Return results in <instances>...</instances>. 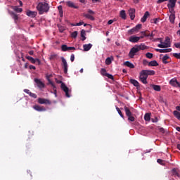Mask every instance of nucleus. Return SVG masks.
Instances as JSON below:
<instances>
[{
	"instance_id": "f257e3e1",
	"label": "nucleus",
	"mask_w": 180,
	"mask_h": 180,
	"mask_svg": "<svg viewBox=\"0 0 180 180\" xmlns=\"http://www.w3.org/2000/svg\"><path fill=\"white\" fill-rule=\"evenodd\" d=\"M37 11H38L39 15H43L50 11V6L46 2H39L37 6Z\"/></svg>"
},
{
	"instance_id": "f03ea898",
	"label": "nucleus",
	"mask_w": 180,
	"mask_h": 180,
	"mask_svg": "<svg viewBox=\"0 0 180 180\" xmlns=\"http://www.w3.org/2000/svg\"><path fill=\"white\" fill-rule=\"evenodd\" d=\"M139 51H140L139 50L137 45H136L135 46L131 49L129 53V57H130V58H134V56H136V53H139Z\"/></svg>"
},
{
	"instance_id": "7ed1b4c3",
	"label": "nucleus",
	"mask_w": 180,
	"mask_h": 180,
	"mask_svg": "<svg viewBox=\"0 0 180 180\" xmlns=\"http://www.w3.org/2000/svg\"><path fill=\"white\" fill-rule=\"evenodd\" d=\"M60 60L62 61L64 73L67 74V72H68V63H67V60H65L64 57H60Z\"/></svg>"
},
{
	"instance_id": "20e7f679",
	"label": "nucleus",
	"mask_w": 180,
	"mask_h": 180,
	"mask_svg": "<svg viewBox=\"0 0 180 180\" xmlns=\"http://www.w3.org/2000/svg\"><path fill=\"white\" fill-rule=\"evenodd\" d=\"M101 74L103 75V77H107V78H109V79H115V77H113V75L106 72V69L102 68L101 70Z\"/></svg>"
},
{
	"instance_id": "39448f33",
	"label": "nucleus",
	"mask_w": 180,
	"mask_h": 180,
	"mask_svg": "<svg viewBox=\"0 0 180 180\" xmlns=\"http://www.w3.org/2000/svg\"><path fill=\"white\" fill-rule=\"evenodd\" d=\"M61 89H63V91L65 93V96L67 98H70L71 96H70V89L68 88V86L65 85V84L62 83L60 86Z\"/></svg>"
},
{
	"instance_id": "423d86ee",
	"label": "nucleus",
	"mask_w": 180,
	"mask_h": 180,
	"mask_svg": "<svg viewBox=\"0 0 180 180\" xmlns=\"http://www.w3.org/2000/svg\"><path fill=\"white\" fill-rule=\"evenodd\" d=\"M169 84L172 85V86H175L176 88H180V82L176 80V78H173L169 82Z\"/></svg>"
},
{
	"instance_id": "0eeeda50",
	"label": "nucleus",
	"mask_w": 180,
	"mask_h": 180,
	"mask_svg": "<svg viewBox=\"0 0 180 180\" xmlns=\"http://www.w3.org/2000/svg\"><path fill=\"white\" fill-rule=\"evenodd\" d=\"M38 103L40 105H51V101L46 98H38Z\"/></svg>"
},
{
	"instance_id": "6e6552de",
	"label": "nucleus",
	"mask_w": 180,
	"mask_h": 180,
	"mask_svg": "<svg viewBox=\"0 0 180 180\" xmlns=\"http://www.w3.org/2000/svg\"><path fill=\"white\" fill-rule=\"evenodd\" d=\"M147 78H148V77L143 74V70H141L140 72V77H139L140 81H141L145 84H148V82H147Z\"/></svg>"
},
{
	"instance_id": "1a4fd4ad",
	"label": "nucleus",
	"mask_w": 180,
	"mask_h": 180,
	"mask_svg": "<svg viewBox=\"0 0 180 180\" xmlns=\"http://www.w3.org/2000/svg\"><path fill=\"white\" fill-rule=\"evenodd\" d=\"M8 13L11 16L12 19H13L15 23H18V20H19V15L13 11H8Z\"/></svg>"
},
{
	"instance_id": "9d476101",
	"label": "nucleus",
	"mask_w": 180,
	"mask_h": 180,
	"mask_svg": "<svg viewBox=\"0 0 180 180\" xmlns=\"http://www.w3.org/2000/svg\"><path fill=\"white\" fill-rule=\"evenodd\" d=\"M140 39H143V37L131 36L129 37V41L131 43H139Z\"/></svg>"
},
{
	"instance_id": "9b49d317",
	"label": "nucleus",
	"mask_w": 180,
	"mask_h": 180,
	"mask_svg": "<svg viewBox=\"0 0 180 180\" xmlns=\"http://www.w3.org/2000/svg\"><path fill=\"white\" fill-rule=\"evenodd\" d=\"M129 15L131 20H134V18H136V9L134 8H129L128 11Z\"/></svg>"
},
{
	"instance_id": "f8f14e48",
	"label": "nucleus",
	"mask_w": 180,
	"mask_h": 180,
	"mask_svg": "<svg viewBox=\"0 0 180 180\" xmlns=\"http://www.w3.org/2000/svg\"><path fill=\"white\" fill-rule=\"evenodd\" d=\"M33 109L37 112H46V108L39 105H34Z\"/></svg>"
},
{
	"instance_id": "ddd939ff",
	"label": "nucleus",
	"mask_w": 180,
	"mask_h": 180,
	"mask_svg": "<svg viewBox=\"0 0 180 180\" xmlns=\"http://www.w3.org/2000/svg\"><path fill=\"white\" fill-rule=\"evenodd\" d=\"M176 110H174L173 112L174 116L178 119V120H180V106H176Z\"/></svg>"
},
{
	"instance_id": "4468645a",
	"label": "nucleus",
	"mask_w": 180,
	"mask_h": 180,
	"mask_svg": "<svg viewBox=\"0 0 180 180\" xmlns=\"http://www.w3.org/2000/svg\"><path fill=\"white\" fill-rule=\"evenodd\" d=\"M142 73L143 75H155V71L154 70H143Z\"/></svg>"
},
{
	"instance_id": "2eb2a0df",
	"label": "nucleus",
	"mask_w": 180,
	"mask_h": 180,
	"mask_svg": "<svg viewBox=\"0 0 180 180\" xmlns=\"http://www.w3.org/2000/svg\"><path fill=\"white\" fill-rule=\"evenodd\" d=\"M26 15L30 18H36V16H37V11H32L30 10H28L26 13Z\"/></svg>"
},
{
	"instance_id": "dca6fc26",
	"label": "nucleus",
	"mask_w": 180,
	"mask_h": 180,
	"mask_svg": "<svg viewBox=\"0 0 180 180\" xmlns=\"http://www.w3.org/2000/svg\"><path fill=\"white\" fill-rule=\"evenodd\" d=\"M34 82L37 84L38 88H44V83H43V82H41V80H40V79H34Z\"/></svg>"
},
{
	"instance_id": "f3484780",
	"label": "nucleus",
	"mask_w": 180,
	"mask_h": 180,
	"mask_svg": "<svg viewBox=\"0 0 180 180\" xmlns=\"http://www.w3.org/2000/svg\"><path fill=\"white\" fill-rule=\"evenodd\" d=\"M158 47H160V49H167L171 47V43L162 42V44L158 45Z\"/></svg>"
},
{
	"instance_id": "a211bd4d",
	"label": "nucleus",
	"mask_w": 180,
	"mask_h": 180,
	"mask_svg": "<svg viewBox=\"0 0 180 180\" xmlns=\"http://www.w3.org/2000/svg\"><path fill=\"white\" fill-rule=\"evenodd\" d=\"M176 1L177 0H169V4H167V8L169 9L175 8V5L176 4Z\"/></svg>"
},
{
	"instance_id": "6ab92c4d",
	"label": "nucleus",
	"mask_w": 180,
	"mask_h": 180,
	"mask_svg": "<svg viewBox=\"0 0 180 180\" xmlns=\"http://www.w3.org/2000/svg\"><path fill=\"white\" fill-rule=\"evenodd\" d=\"M148 16H150V13L148 11H146L143 15V18L141 19V22H142V23H144V22L147 20V18H148Z\"/></svg>"
},
{
	"instance_id": "aec40b11",
	"label": "nucleus",
	"mask_w": 180,
	"mask_h": 180,
	"mask_svg": "<svg viewBox=\"0 0 180 180\" xmlns=\"http://www.w3.org/2000/svg\"><path fill=\"white\" fill-rule=\"evenodd\" d=\"M11 8L15 11V12H17V13H22L23 12V9L22 8H19L16 6H11Z\"/></svg>"
},
{
	"instance_id": "412c9836",
	"label": "nucleus",
	"mask_w": 180,
	"mask_h": 180,
	"mask_svg": "<svg viewBox=\"0 0 180 180\" xmlns=\"http://www.w3.org/2000/svg\"><path fill=\"white\" fill-rule=\"evenodd\" d=\"M129 82L130 84H132V85H134V86H136V87H139L140 86V83H139L137 82V80L134 79H131L129 80Z\"/></svg>"
},
{
	"instance_id": "4be33fe9",
	"label": "nucleus",
	"mask_w": 180,
	"mask_h": 180,
	"mask_svg": "<svg viewBox=\"0 0 180 180\" xmlns=\"http://www.w3.org/2000/svg\"><path fill=\"white\" fill-rule=\"evenodd\" d=\"M49 84L50 85H51V86L53 87V91L55 92V94H57V87L56 86V85L54 84V83L49 79L47 80Z\"/></svg>"
},
{
	"instance_id": "5701e85b",
	"label": "nucleus",
	"mask_w": 180,
	"mask_h": 180,
	"mask_svg": "<svg viewBox=\"0 0 180 180\" xmlns=\"http://www.w3.org/2000/svg\"><path fill=\"white\" fill-rule=\"evenodd\" d=\"M83 49L84 51H89L90 49H92V44H84L83 45Z\"/></svg>"
},
{
	"instance_id": "b1692460",
	"label": "nucleus",
	"mask_w": 180,
	"mask_h": 180,
	"mask_svg": "<svg viewBox=\"0 0 180 180\" xmlns=\"http://www.w3.org/2000/svg\"><path fill=\"white\" fill-rule=\"evenodd\" d=\"M68 6H69V8H74V9H78V6H75V4H74V3L72 1H68L66 2Z\"/></svg>"
},
{
	"instance_id": "393cba45",
	"label": "nucleus",
	"mask_w": 180,
	"mask_h": 180,
	"mask_svg": "<svg viewBox=\"0 0 180 180\" xmlns=\"http://www.w3.org/2000/svg\"><path fill=\"white\" fill-rule=\"evenodd\" d=\"M124 111H125L126 116L128 117V116H130V115H133L131 113V111H130V108H129L127 106H124Z\"/></svg>"
},
{
	"instance_id": "a878e982",
	"label": "nucleus",
	"mask_w": 180,
	"mask_h": 180,
	"mask_svg": "<svg viewBox=\"0 0 180 180\" xmlns=\"http://www.w3.org/2000/svg\"><path fill=\"white\" fill-rule=\"evenodd\" d=\"M136 47H138V49L139 50H146V49H148V46H146L144 44H141L140 45H136Z\"/></svg>"
},
{
	"instance_id": "bb28decb",
	"label": "nucleus",
	"mask_w": 180,
	"mask_h": 180,
	"mask_svg": "<svg viewBox=\"0 0 180 180\" xmlns=\"http://www.w3.org/2000/svg\"><path fill=\"white\" fill-rule=\"evenodd\" d=\"M148 65L149 67H158V63L157 60H152L149 62Z\"/></svg>"
},
{
	"instance_id": "cd10ccee",
	"label": "nucleus",
	"mask_w": 180,
	"mask_h": 180,
	"mask_svg": "<svg viewBox=\"0 0 180 180\" xmlns=\"http://www.w3.org/2000/svg\"><path fill=\"white\" fill-rule=\"evenodd\" d=\"M86 33L85 32L84 30H81V37H82V41H84V40H86Z\"/></svg>"
},
{
	"instance_id": "c85d7f7f",
	"label": "nucleus",
	"mask_w": 180,
	"mask_h": 180,
	"mask_svg": "<svg viewBox=\"0 0 180 180\" xmlns=\"http://www.w3.org/2000/svg\"><path fill=\"white\" fill-rule=\"evenodd\" d=\"M144 120L146 122H150L151 120V114L150 113H146L144 115Z\"/></svg>"
},
{
	"instance_id": "c756f323",
	"label": "nucleus",
	"mask_w": 180,
	"mask_h": 180,
	"mask_svg": "<svg viewBox=\"0 0 180 180\" xmlns=\"http://www.w3.org/2000/svg\"><path fill=\"white\" fill-rule=\"evenodd\" d=\"M169 19L170 23H174L175 22V13L170 14Z\"/></svg>"
},
{
	"instance_id": "7c9ffc66",
	"label": "nucleus",
	"mask_w": 180,
	"mask_h": 180,
	"mask_svg": "<svg viewBox=\"0 0 180 180\" xmlns=\"http://www.w3.org/2000/svg\"><path fill=\"white\" fill-rule=\"evenodd\" d=\"M151 86L154 91H157L158 92L161 91V86L160 85L152 84Z\"/></svg>"
},
{
	"instance_id": "2f4dec72",
	"label": "nucleus",
	"mask_w": 180,
	"mask_h": 180,
	"mask_svg": "<svg viewBox=\"0 0 180 180\" xmlns=\"http://www.w3.org/2000/svg\"><path fill=\"white\" fill-rule=\"evenodd\" d=\"M124 65H126V67H128L129 68H134V65L129 61L124 62Z\"/></svg>"
},
{
	"instance_id": "473e14b6",
	"label": "nucleus",
	"mask_w": 180,
	"mask_h": 180,
	"mask_svg": "<svg viewBox=\"0 0 180 180\" xmlns=\"http://www.w3.org/2000/svg\"><path fill=\"white\" fill-rule=\"evenodd\" d=\"M25 58H27V60L30 61L32 64H36V59L33 58V57L27 56H25Z\"/></svg>"
},
{
	"instance_id": "72a5a7b5",
	"label": "nucleus",
	"mask_w": 180,
	"mask_h": 180,
	"mask_svg": "<svg viewBox=\"0 0 180 180\" xmlns=\"http://www.w3.org/2000/svg\"><path fill=\"white\" fill-rule=\"evenodd\" d=\"M120 17L122 18V19H124V20H126L127 19V16H126V11L124 10H122L120 11Z\"/></svg>"
},
{
	"instance_id": "f704fd0d",
	"label": "nucleus",
	"mask_w": 180,
	"mask_h": 180,
	"mask_svg": "<svg viewBox=\"0 0 180 180\" xmlns=\"http://www.w3.org/2000/svg\"><path fill=\"white\" fill-rule=\"evenodd\" d=\"M112 59L113 60V56L108 57L105 59L106 65H110L112 64Z\"/></svg>"
},
{
	"instance_id": "c9c22d12",
	"label": "nucleus",
	"mask_w": 180,
	"mask_h": 180,
	"mask_svg": "<svg viewBox=\"0 0 180 180\" xmlns=\"http://www.w3.org/2000/svg\"><path fill=\"white\" fill-rule=\"evenodd\" d=\"M168 59H169V56H168L167 54L165 55L162 58L163 64H168V61H167Z\"/></svg>"
},
{
	"instance_id": "e433bc0d",
	"label": "nucleus",
	"mask_w": 180,
	"mask_h": 180,
	"mask_svg": "<svg viewBox=\"0 0 180 180\" xmlns=\"http://www.w3.org/2000/svg\"><path fill=\"white\" fill-rule=\"evenodd\" d=\"M84 18H86V19H89L90 20H95V18L91 14H84Z\"/></svg>"
},
{
	"instance_id": "4c0bfd02",
	"label": "nucleus",
	"mask_w": 180,
	"mask_h": 180,
	"mask_svg": "<svg viewBox=\"0 0 180 180\" xmlns=\"http://www.w3.org/2000/svg\"><path fill=\"white\" fill-rule=\"evenodd\" d=\"M58 27L59 29L60 33H63L64 30H65V27L61 25H58Z\"/></svg>"
},
{
	"instance_id": "58836bf2",
	"label": "nucleus",
	"mask_w": 180,
	"mask_h": 180,
	"mask_svg": "<svg viewBox=\"0 0 180 180\" xmlns=\"http://www.w3.org/2000/svg\"><path fill=\"white\" fill-rule=\"evenodd\" d=\"M141 34H143V36H145V37H150V33L148 32V30L146 31H142L141 32Z\"/></svg>"
},
{
	"instance_id": "ea45409f",
	"label": "nucleus",
	"mask_w": 180,
	"mask_h": 180,
	"mask_svg": "<svg viewBox=\"0 0 180 180\" xmlns=\"http://www.w3.org/2000/svg\"><path fill=\"white\" fill-rule=\"evenodd\" d=\"M172 51V49L169 48L166 49H161L160 53H171Z\"/></svg>"
},
{
	"instance_id": "a19ab883",
	"label": "nucleus",
	"mask_w": 180,
	"mask_h": 180,
	"mask_svg": "<svg viewBox=\"0 0 180 180\" xmlns=\"http://www.w3.org/2000/svg\"><path fill=\"white\" fill-rule=\"evenodd\" d=\"M58 56L56 53L51 54L49 56V60H56Z\"/></svg>"
},
{
	"instance_id": "79ce46f5",
	"label": "nucleus",
	"mask_w": 180,
	"mask_h": 180,
	"mask_svg": "<svg viewBox=\"0 0 180 180\" xmlns=\"http://www.w3.org/2000/svg\"><path fill=\"white\" fill-rule=\"evenodd\" d=\"M116 110H117V112H118V114L120 115V116H121V117H122V119H124V115H123V113H122V110H120V108H119V107H116Z\"/></svg>"
},
{
	"instance_id": "37998d69",
	"label": "nucleus",
	"mask_w": 180,
	"mask_h": 180,
	"mask_svg": "<svg viewBox=\"0 0 180 180\" xmlns=\"http://www.w3.org/2000/svg\"><path fill=\"white\" fill-rule=\"evenodd\" d=\"M58 9L59 11L60 17L63 18V6H58Z\"/></svg>"
},
{
	"instance_id": "c03bdc74",
	"label": "nucleus",
	"mask_w": 180,
	"mask_h": 180,
	"mask_svg": "<svg viewBox=\"0 0 180 180\" xmlns=\"http://www.w3.org/2000/svg\"><path fill=\"white\" fill-rule=\"evenodd\" d=\"M62 51H68V46L65 44L61 46Z\"/></svg>"
},
{
	"instance_id": "a18cd8bd",
	"label": "nucleus",
	"mask_w": 180,
	"mask_h": 180,
	"mask_svg": "<svg viewBox=\"0 0 180 180\" xmlns=\"http://www.w3.org/2000/svg\"><path fill=\"white\" fill-rule=\"evenodd\" d=\"M77 36H78L77 31H75V32H72L71 37H72V39H77Z\"/></svg>"
},
{
	"instance_id": "49530a36",
	"label": "nucleus",
	"mask_w": 180,
	"mask_h": 180,
	"mask_svg": "<svg viewBox=\"0 0 180 180\" xmlns=\"http://www.w3.org/2000/svg\"><path fill=\"white\" fill-rule=\"evenodd\" d=\"M173 174L174 175V176H178V178H180V175L179 173H178V172H176V170L175 169H173Z\"/></svg>"
},
{
	"instance_id": "de8ad7c7",
	"label": "nucleus",
	"mask_w": 180,
	"mask_h": 180,
	"mask_svg": "<svg viewBox=\"0 0 180 180\" xmlns=\"http://www.w3.org/2000/svg\"><path fill=\"white\" fill-rule=\"evenodd\" d=\"M141 24H138L136 27H134V28L135 29V30L136 32H139V30H140V29H141Z\"/></svg>"
},
{
	"instance_id": "09e8293b",
	"label": "nucleus",
	"mask_w": 180,
	"mask_h": 180,
	"mask_svg": "<svg viewBox=\"0 0 180 180\" xmlns=\"http://www.w3.org/2000/svg\"><path fill=\"white\" fill-rule=\"evenodd\" d=\"M160 22V18H154L151 20V23H155V25H157Z\"/></svg>"
},
{
	"instance_id": "8fccbe9b",
	"label": "nucleus",
	"mask_w": 180,
	"mask_h": 180,
	"mask_svg": "<svg viewBox=\"0 0 180 180\" xmlns=\"http://www.w3.org/2000/svg\"><path fill=\"white\" fill-rule=\"evenodd\" d=\"M128 120L129 122H134L135 119L134 117H133V115H131L130 116H128Z\"/></svg>"
},
{
	"instance_id": "3c124183",
	"label": "nucleus",
	"mask_w": 180,
	"mask_h": 180,
	"mask_svg": "<svg viewBox=\"0 0 180 180\" xmlns=\"http://www.w3.org/2000/svg\"><path fill=\"white\" fill-rule=\"evenodd\" d=\"M153 53H150V52H148L146 54V57H147V58H150L151 59L153 58Z\"/></svg>"
},
{
	"instance_id": "603ef678",
	"label": "nucleus",
	"mask_w": 180,
	"mask_h": 180,
	"mask_svg": "<svg viewBox=\"0 0 180 180\" xmlns=\"http://www.w3.org/2000/svg\"><path fill=\"white\" fill-rule=\"evenodd\" d=\"M173 56L175 57V58H177V59H180V53H173Z\"/></svg>"
},
{
	"instance_id": "864d4df0",
	"label": "nucleus",
	"mask_w": 180,
	"mask_h": 180,
	"mask_svg": "<svg viewBox=\"0 0 180 180\" xmlns=\"http://www.w3.org/2000/svg\"><path fill=\"white\" fill-rule=\"evenodd\" d=\"M134 32H137V31H136L134 27L131 29V30H128L129 34H133V33H134Z\"/></svg>"
},
{
	"instance_id": "5fc2aeb1",
	"label": "nucleus",
	"mask_w": 180,
	"mask_h": 180,
	"mask_svg": "<svg viewBox=\"0 0 180 180\" xmlns=\"http://www.w3.org/2000/svg\"><path fill=\"white\" fill-rule=\"evenodd\" d=\"M84 25V22H79L76 24H72V26H82Z\"/></svg>"
},
{
	"instance_id": "6e6d98bb",
	"label": "nucleus",
	"mask_w": 180,
	"mask_h": 180,
	"mask_svg": "<svg viewBox=\"0 0 180 180\" xmlns=\"http://www.w3.org/2000/svg\"><path fill=\"white\" fill-rule=\"evenodd\" d=\"M30 96H31V98H34V99H36V98H37V95L34 93H30Z\"/></svg>"
},
{
	"instance_id": "4d7b16f0",
	"label": "nucleus",
	"mask_w": 180,
	"mask_h": 180,
	"mask_svg": "<svg viewBox=\"0 0 180 180\" xmlns=\"http://www.w3.org/2000/svg\"><path fill=\"white\" fill-rule=\"evenodd\" d=\"M75 60V56L74 55V53H72L70 56V61L72 63H74V60Z\"/></svg>"
},
{
	"instance_id": "13d9d810",
	"label": "nucleus",
	"mask_w": 180,
	"mask_h": 180,
	"mask_svg": "<svg viewBox=\"0 0 180 180\" xmlns=\"http://www.w3.org/2000/svg\"><path fill=\"white\" fill-rule=\"evenodd\" d=\"M157 162H158V164H160V165H164V160L161 159H158Z\"/></svg>"
},
{
	"instance_id": "bf43d9fd",
	"label": "nucleus",
	"mask_w": 180,
	"mask_h": 180,
	"mask_svg": "<svg viewBox=\"0 0 180 180\" xmlns=\"http://www.w3.org/2000/svg\"><path fill=\"white\" fill-rule=\"evenodd\" d=\"M151 122L153 123H157V122H158V118L157 117L155 118H151Z\"/></svg>"
},
{
	"instance_id": "052dcab7",
	"label": "nucleus",
	"mask_w": 180,
	"mask_h": 180,
	"mask_svg": "<svg viewBox=\"0 0 180 180\" xmlns=\"http://www.w3.org/2000/svg\"><path fill=\"white\" fill-rule=\"evenodd\" d=\"M174 47H176V49H180V42L179 43H175L174 44Z\"/></svg>"
},
{
	"instance_id": "680f3d73",
	"label": "nucleus",
	"mask_w": 180,
	"mask_h": 180,
	"mask_svg": "<svg viewBox=\"0 0 180 180\" xmlns=\"http://www.w3.org/2000/svg\"><path fill=\"white\" fill-rule=\"evenodd\" d=\"M89 15H95V12L91 9L88 10Z\"/></svg>"
},
{
	"instance_id": "e2e57ef3",
	"label": "nucleus",
	"mask_w": 180,
	"mask_h": 180,
	"mask_svg": "<svg viewBox=\"0 0 180 180\" xmlns=\"http://www.w3.org/2000/svg\"><path fill=\"white\" fill-rule=\"evenodd\" d=\"M71 50H75V47L74 46H68V51H70Z\"/></svg>"
},
{
	"instance_id": "0e129e2a",
	"label": "nucleus",
	"mask_w": 180,
	"mask_h": 180,
	"mask_svg": "<svg viewBox=\"0 0 180 180\" xmlns=\"http://www.w3.org/2000/svg\"><path fill=\"white\" fill-rule=\"evenodd\" d=\"M168 0H158L157 4H162V2H167Z\"/></svg>"
},
{
	"instance_id": "69168bd1",
	"label": "nucleus",
	"mask_w": 180,
	"mask_h": 180,
	"mask_svg": "<svg viewBox=\"0 0 180 180\" xmlns=\"http://www.w3.org/2000/svg\"><path fill=\"white\" fill-rule=\"evenodd\" d=\"M170 39H169V37H167L166 38H165V43H171L170 42Z\"/></svg>"
},
{
	"instance_id": "338daca9",
	"label": "nucleus",
	"mask_w": 180,
	"mask_h": 180,
	"mask_svg": "<svg viewBox=\"0 0 180 180\" xmlns=\"http://www.w3.org/2000/svg\"><path fill=\"white\" fill-rule=\"evenodd\" d=\"M169 9L171 14L175 13V10H174V8H169Z\"/></svg>"
},
{
	"instance_id": "774afa93",
	"label": "nucleus",
	"mask_w": 180,
	"mask_h": 180,
	"mask_svg": "<svg viewBox=\"0 0 180 180\" xmlns=\"http://www.w3.org/2000/svg\"><path fill=\"white\" fill-rule=\"evenodd\" d=\"M51 77H53V75H46V79L47 80L50 79V78H51Z\"/></svg>"
}]
</instances>
